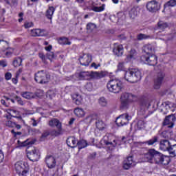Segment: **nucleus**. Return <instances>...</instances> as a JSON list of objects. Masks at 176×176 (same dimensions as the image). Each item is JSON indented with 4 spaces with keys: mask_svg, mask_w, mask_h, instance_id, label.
<instances>
[{
    "mask_svg": "<svg viewBox=\"0 0 176 176\" xmlns=\"http://www.w3.org/2000/svg\"><path fill=\"white\" fill-rule=\"evenodd\" d=\"M5 2H6L8 5H10V6H12V5H14L17 3L16 0H5Z\"/></svg>",
    "mask_w": 176,
    "mask_h": 176,
    "instance_id": "obj_58",
    "label": "nucleus"
},
{
    "mask_svg": "<svg viewBox=\"0 0 176 176\" xmlns=\"http://www.w3.org/2000/svg\"><path fill=\"white\" fill-rule=\"evenodd\" d=\"M171 148V143L168 140H161L160 142V149L164 152H168Z\"/></svg>",
    "mask_w": 176,
    "mask_h": 176,
    "instance_id": "obj_17",
    "label": "nucleus"
},
{
    "mask_svg": "<svg viewBox=\"0 0 176 176\" xmlns=\"http://www.w3.org/2000/svg\"><path fill=\"white\" fill-rule=\"evenodd\" d=\"M60 45H71V41L68 39V38L61 37L58 41Z\"/></svg>",
    "mask_w": 176,
    "mask_h": 176,
    "instance_id": "obj_38",
    "label": "nucleus"
},
{
    "mask_svg": "<svg viewBox=\"0 0 176 176\" xmlns=\"http://www.w3.org/2000/svg\"><path fill=\"white\" fill-rule=\"evenodd\" d=\"M49 135H50V132L49 131H45L41 135V139L47 138Z\"/></svg>",
    "mask_w": 176,
    "mask_h": 176,
    "instance_id": "obj_57",
    "label": "nucleus"
},
{
    "mask_svg": "<svg viewBox=\"0 0 176 176\" xmlns=\"http://www.w3.org/2000/svg\"><path fill=\"white\" fill-rule=\"evenodd\" d=\"M15 170L19 176H28L30 174V166L28 164L23 162H17L15 165Z\"/></svg>",
    "mask_w": 176,
    "mask_h": 176,
    "instance_id": "obj_4",
    "label": "nucleus"
},
{
    "mask_svg": "<svg viewBox=\"0 0 176 176\" xmlns=\"http://www.w3.org/2000/svg\"><path fill=\"white\" fill-rule=\"evenodd\" d=\"M168 153L172 157H175L176 156V144L170 146V148L168 150Z\"/></svg>",
    "mask_w": 176,
    "mask_h": 176,
    "instance_id": "obj_40",
    "label": "nucleus"
},
{
    "mask_svg": "<svg viewBox=\"0 0 176 176\" xmlns=\"http://www.w3.org/2000/svg\"><path fill=\"white\" fill-rule=\"evenodd\" d=\"M6 126H8V127H14V126H16V122H13L10 120H8L6 122Z\"/></svg>",
    "mask_w": 176,
    "mask_h": 176,
    "instance_id": "obj_55",
    "label": "nucleus"
},
{
    "mask_svg": "<svg viewBox=\"0 0 176 176\" xmlns=\"http://www.w3.org/2000/svg\"><path fill=\"white\" fill-rule=\"evenodd\" d=\"M45 162L48 168H56V166H57V161L53 155H47Z\"/></svg>",
    "mask_w": 176,
    "mask_h": 176,
    "instance_id": "obj_10",
    "label": "nucleus"
},
{
    "mask_svg": "<svg viewBox=\"0 0 176 176\" xmlns=\"http://www.w3.org/2000/svg\"><path fill=\"white\" fill-rule=\"evenodd\" d=\"M15 99L16 100L17 102L19 104V105H24V102L23 100H21V98L19 96H16Z\"/></svg>",
    "mask_w": 176,
    "mask_h": 176,
    "instance_id": "obj_59",
    "label": "nucleus"
},
{
    "mask_svg": "<svg viewBox=\"0 0 176 176\" xmlns=\"http://www.w3.org/2000/svg\"><path fill=\"white\" fill-rule=\"evenodd\" d=\"M58 130H53L51 132V135H54L55 137H57L58 135H60V134H63L62 131H63V128L62 126L60 128H57Z\"/></svg>",
    "mask_w": 176,
    "mask_h": 176,
    "instance_id": "obj_45",
    "label": "nucleus"
},
{
    "mask_svg": "<svg viewBox=\"0 0 176 176\" xmlns=\"http://www.w3.org/2000/svg\"><path fill=\"white\" fill-rule=\"evenodd\" d=\"M47 97L48 98H50V100H52V98H54V97H56V91L54 90H49L47 92Z\"/></svg>",
    "mask_w": 176,
    "mask_h": 176,
    "instance_id": "obj_48",
    "label": "nucleus"
},
{
    "mask_svg": "<svg viewBox=\"0 0 176 176\" xmlns=\"http://www.w3.org/2000/svg\"><path fill=\"white\" fill-rule=\"evenodd\" d=\"M137 54V52L135 50H131L130 52L129 56L126 57L128 60H131V58H134L135 57V55Z\"/></svg>",
    "mask_w": 176,
    "mask_h": 176,
    "instance_id": "obj_51",
    "label": "nucleus"
},
{
    "mask_svg": "<svg viewBox=\"0 0 176 176\" xmlns=\"http://www.w3.org/2000/svg\"><path fill=\"white\" fill-rule=\"evenodd\" d=\"M143 52L146 53V54H151V53H153L155 52V48L151 44H146L143 47Z\"/></svg>",
    "mask_w": 176,
    "mask_h": 176,
    "instance_id": "obj_27",
    "label": "nucleus"
},
{
    "mask_svg": "<svg viewBox=\"0 0 176 176\" xmlns=\"http://www.w3.org/2000/svg\"><path fill=\"white\" fill-rule=\"evenodd\" d=\"M144 157L146 162L151 164L167 166V164L170 163V158L156 151V150L153 148L148 150V151L144 154Z\"/></svg>",
    "mask_w": 176,
    "mask_h": 176,
    "instance_id": "obj_1",
    "label": "nucleus"
},
{
    "mask_svg": "<svg viewBox=\"0 0 176 176\" xmlns=\"http://www.w3.org/2000/svg\"><path fill=\"white\" fill-rule=\"evenodd\" d=\"M91 10H93V12H103V10H105V4H102L100 7L92 6Z\"/></svg>",
    "mask_w": 176,
    "mask_h": 176,
    "instance_id": "obj_42",
    "label": "nucleus"
},
{
    "mask_svg": "<svg viewBox=\"0 0 176 176\" xmlns=\"http://www.w3.org/2000/svg\"><path fill=\"white\" fill-rule=\"evenodd\" d=\"M45 30L44 29H34L31 30L32 36H44Z\"/></svg>",
    "mask_w": 176,
    "mask_h": 176,
    "instance_id": "obj_24",
    "label": "nucleus"
},
{
    "mask_svg": "<svg viewBox=\"0 0 176 176\" xmlns=\"http://www.w3.org/2000/svg\"><path fill=\"white\" fill-rule=\"evenodd\" d=\"M161 137H162V138H166V140H170V138H171V137H173V132L164 131L161 133Z\"/></svg>",
    "mask_w": 176,
    "mask_h": 176,
    "instance_id": "obj_37",
    "label": "nucleus"
},
{
    "mask_svg": "<svg viewBox=\"0 0 176 176\" xmlns=\"http://www.w3.org/2000/svg\"><path fill=\"white\" fill-rule=\"evenodd\" d=\"M21 146H27V145H33L34 142L30 140H27L24 142H21Z\"/></svg>",
    "mask_w": 176,
    "mask_h": 176,
    "instance_id": "obj_53",
    "label": "nucleus"
},
{
    "mask_svg": "<svg viewBox=\"0 0 176 176\" xmlns=\"http://www.w3.org/2000/svg\"><path fill=\"white\" fill-rule=\"evenodd\" d=\"M174 7L176 6V0H170L168 1L167 3H166L164 6V9H166V8H169V7Z\"/></svg>",
    "mask_w": 176,
    "mask_h": 176,
    "instance_id": "obj_44",
    "label": "nucleus"
},
{
    "mask_svg": "<svg viewBox=\"0 0 176 176\" xmlns=\"http://www.w3.org/2000/svg\"><path fill=\"white\" fill-rule=\"evenodd\" d=\"M9 49V43L4 40H0V50L1 52H6Z\"/></svg>",
    "mask_w": 176,
    "mask_h": 176,
    "instance_id": "obj_29",
    "label": "nucleus"
},
{
    "mask_svg": "<svg viewBox=\"0 0 176 176\" xmlns=\"http://www.w3.org/2000/svg\"><path fill=\"white\" fill-rule=\"evenodd\" d=\"M47 57L49 60H52L56 58V54H54V52H49L47 53Z\"/></svg>",
    "mask_w": 176,
    "mask_h": 176,
    "instance_id": "obj_52",
    "label": "nucleus"
},
{
    "mask_svg": "<svg viewBox=\"0 0 176 176\" xmlns=\"http://www.w3.org/2000/svg\"><path fill=\"white\" fill-rule=\"evenodd\" d=\"M142 106L145 108H149V107H151V103L148 100H143L142 102Z\"/></svg>",
    "mask_w": 176,
    "mask_h": 176,
    "instance_id": "obj_54",
    "label": "nucleus"
},
{
    "mask_svg": "<svg viewBox=\"0 0 176 176\" xmlns=\"http://www.w3.org/2000/svg\"><path fill=\"white\" fill-rule=\"evenodd\" d=\"M159 30H162V31H164L166 28L168 27V23L167 22H164L163 21H160L157 23Z\"/></svg>",
    "mask_w": 176,
    "mask_h": 176,
    "instance_id": "obj_36",
    "label": "nucleus"
},
{
    "mask_svg": "<svg viewBox=\"0 0 176 176\" xmlns=\"http://www.w3.org/2000/svg\"><path fill=\"white\" fill-rule=\"evenodd\" d=\"M96 29H97V25L95 23L90 22L87 25V32H88V34H91Z\"/></svg>",
    "mask_w": 176,
    "mask_h": 176,
    "instance_id": "obj_30",
    "label": "nucleus"
},
{
    "mask_svg": "<svg viewBox=\"0 0 176 176\" xmlns=\"http://www.w3.org/2000/svg\"><path fill=\"white\" fill-rule=\"evenodd\" d=\"M77 146H78V149H83V148L87 146V142L85 140H81L77 142Z\"/></svg>",
    "mask_w": 176,
    "mask_h": 176,
    "instance_id": "obj_39",
    "label": "nucleus"
},
{
    "mask_svg": "<svg viewBox=\"0 0 176 176\" xmlns=\"http://www.w3.org/2000/svg\"><path fill=\"white\" fill-rule=\"evenodd\" d=\"M56 11V8L53 6H50L48 9L45 12V16L49 20H52L53 19V14H54V12Z\"/></svg>",
    "mask_w": 176,
    "mask_h": 176,
    "instance_id": "obj_26",
    "label": "nucleus"
},
{
    "mask_svg": "<svg viewBox=\"0 0 176 176\" xmlns=\"http://www.w3.org/2000/svg\"><path fill=\"white\" fill-rule=\"evenodd\" d=\"M135 164H136L133 159V156H129L124 161L123 168L124 170H129V168L134 167Z\"/></svg>",
    "mask_w": 176,
    "mask_h": 176,
    "instance_id": "obj_16",
    "label": "nucleus"
},
{
    "mask_svg": "<svg viewBox=\"0 0 176 176\" xmlns=\"http://www.w3.org/2000/svg\"><path fill=\"white\" fill-rule=\"evenodd\" d=\"M142 73L138 69H131L124 73V79L130 83H137L141 80Z\"/></svg>",
    "mask_w": 176,
    "mask_h": 176,
    "instance_id": "obj_2",
    "label": "nucleus"
},
{
    "mask_svg": "<svg viewBox=\"0 0 176 176\" xmlns=\"http://www.w3.org/2000/svg\"><path fill=\"white\" fill-rule=\"evenodd\" d=\"M78 78L80 80H89L90 79L89 72H81L79 73Z\"/></svg>",
    "mask_w": 176,
    "mask_h": 176,
    "instance_id": "obj_28",
    "label": "nucleus"
},
{
    "mask_svg": "<svg viewBox=\"0 0 176 176\" xmlns=\"http://www.w3.org/2000/svg\"><path fill=\"white\" fill-rule=\"evenodd\" d=\"M163 79H164V74L163 72L158 73L157 77L154 80V89H160V86H162V83L163 82Z\"/></svg>",
    "mask_w": 176,
    "mask_h": 176,
    "instance_id": "obj_15",
    "label": "nucleus"
},
{
    "mask_svg": "<svg viewBox=\"0 0 176 176\" xmlns=\"http://www.w3.org/2000/svg\"><path fill=\"white\" fill-rule=\"evenodd\" d=\"M3 159H5V155H3V152L2 150H0V163L3 162Z\"/></svg>",
    "mask_w": 176,
    "mask_h": 176,
    "instance_id": "obj_63",
    "label": "nucleus"
},
{
    "mask_svg": "<svg viewBox=\"0 0 176 176\" xmlns=\"http://www.w3.org/2000/svg\"><path fill=\"white\" fill-rule=\"evenodd\" d=\"M72 98L76 105H82L83 103V98H82V95L79 94H72Z\"/></svg>",
    "mask_w": 176,
    "mask_h": 176,
    "instance_id": "obj_21",
    "label": "nucleus"
},
{
    "mask_svg": "<svg viewBox=\"0 0 176 176\" xmlns=\"http://www.w3.org/2000/svg\"><path fill=\"white\" fill-rule=\"evenodd\" d=\"M170 109H168V106H166L164 104V102L162 104V109H161V112H162V113L164 115H167V113L168 112Z\"/></svg>",
    "mask_w": 176,
    "mask_h": 176,
    "instance_id": "obj_47",
    "label": "nucleus"
},
{
    "mask_svg": "<svg viewBox=\"0 0 176 176\" xmlns=\"http://www.w3.org/2000/svg\"><path fill=\"white\" fill-rule=\"evenodd\" d=\"M107 88L110 93L118 94L123 89V82L120 80H111L107 82Z\"/></svg>",
    "mask_w": 176,
    "mask_h": 176,
    "instance_id": "obj_3",
    "label": "nucleus"
},
{
    "mask_svg": "<svg viewBox=\"0 0 176 176\" xmlns=\"http://www.w3.org/2000/svg\"><path fill=\"white\" fill-rule=\"evenodd\" d=\"M130 102H127L123 99H121V109H128L129 107H130Z\"/></svg>",
    "mask_w": 176,
    "mask_h": 176,
    "instance_id": "obj_43",
    "label": "nucleus"
},
{
    "mask_svg": "<svg viewBox=\"0 0 176 176\" xmlns=\"http://www.w3.org/2000/svg\"><path fill=\"white\" fill-rule=\"evenodd\" d=\"M127 72V68L124 66V62H119L118 65H117V72Z\"/></svg>",
    "mask_w": 176,
    "mask_h": 176,
    "instance_id": "obj_31",
    "label": "nucleus"
},
{
    "mask_svg": "<svg viewBox=\"0 0 176 176\" xmlns=\"http://www.w3.org/2000/svg\"><path fill=\"white\" fill-rule=\"evenodd\" d=\"M131 120V116H129L127 113L122 114L117 118L116 123L118 126H126L128 124L129 121Z\"/></svg>",
    "mask_w": 176,
    "mask_h": 176,
    "instance_id": "obj_8",
    "label": "nucleus"
},
{
    "mask_svg": "<svg viewBox=\"0 0 176 176\" xmlns=\"http://www.w3.org/2000/svg\"><path fill=\"white\" fill-rule=\"evenodd\" d=\"M24 25L25 28H30L34 25V23H32V22H27Z\"/></svg>",
    "mask_w": 176,
    "mask_h": 176,
    "instance_id": "obj_62",
    "label": "nucleus"
},
{
    "mask_svg": "<svg viewBox=\"0 0 176 176\" xmlns=\"http://www.w3.org/2000/svg\"><path fill=\"white\" fill-rule=\"evenodd\" d=\"M124 48L122 45L114 44V48L113 49V52L118 57L123 56Z\"/></svg>",
    "mask_w": 176,
    "mask_h": 176,
    "instance_id": "obj_20",
    "label": "nucleus"
},
{
    "mask_svg": "<svg viewBox=\"0 0 176 176\" xmlns=\"http://www.w3.org/2000/svg\"><path fill=\"white\" fill-rule=\"evenodd\" d=\"M91 55H90L89 54H84L79 58L80 65H84L85 67L89 66V64L91 63Z\"/></svg>",
    "mask_w": 176,
    "mask_h": 176,
    "instance_id": "obj_13",
    "label": "nucleus"
},
{
    "mask_svg": "<svg viewBox=\"0 0 176 176\" xmlns=\"http://www.w3.org/2000/svg\"><path fill=\"white\" fill-rule=\"evenodd\" d=\"M152 36L142 33H140L137 36L138 41H144V39H152Z\"/></svg>",
    "mask_w": 176,
    "mask_h": 176,
    "instance_id": "obj_33",
    "label": "nucleus"
},
{
    "mask_svg": "<svg viewBox=\"0 0 176 176\" xmlns=\"http://www.w3.org/2000/svg\"><path fill=\"white\" fill-rule=\"evenodd\" d=\"M6 80H10L12 79V73L7 72L5 75Z\"/></svg>",
    "mask_w": 176,
    "mask_h": 176,
    "instance_id": "obj_60",
    "label": "nucleus"
},
{
    "mask_svg": "<svg viewBox=\"0 0 176 176\" xmlns=\"http://www.w3.org/2000/svg\"><path fill=\"white\" fill-rule=\"evenodd\" d=\"M49 126L50 127H56V129H60L62 127L60 120L56 118H53L49 122Z\"/></svg>",
    "mask_w": 176,
    "mask_h": 176,
    "instance_id": "obj_23",
    "label": "nucleus"
},
{
    "mask_svg": "<svg viewBox=\"0 0 176 176\" xmlns=\"http://www.w3.org/2000/svg\"><path fill=\"white\" fill-rule=\"evenodd\" d=\"M40 156L39 153L35 147H33L31 151H28L27 157L31 162H38Z\"/></svg>",
    "mask_w": 176,
    "mask_h": 176,
    "instance_id": "obj_9",
    "label": "nucleus"
},
{
    "mask_svg": "<svg viewBox=\"0 0 176 176\" xmlns=\"http://www.w3.org/2000/svg\"><path fill=\"white\" fill-rule=\"evenodd\" d=\"M164 104L166 107H168V109H173V108H176V104L175 103H173L170 101H166L164 102Z\"/></svg>",
    "mask_w": 176,
    "mask_h": 176,
    "instance_id": "obj_50",
    "label": "nucleus"
},
{
    "mask_svg": "<svg viewBox=\"0 0 176 176\" xmlns=\"http://www.w3.org/2000/svg\"><path fill=\"white\" fill-rule=\"evenodd\" d=\"M121 100H124L131 104V102H134L138 100L137 96L133 95L132 94L124 93L121 95Z\"/></svg>",
    "mask_w": 176,
    "mask_h": 176,
    "instance_id": "obj_14",
    "label": "nucleus"
},
{
    "mask_svg": "<svg viewBox=\"0 0 176 176\" xmlns=\"http://www.w3.org/2000/svg\"><path fill=\"white\" fill-rule=\"evenodd\" d=\"M175 116L170 115L165 118L163 122V126H167L168 129H173L174 123H175Z\"/></svg>",
    "mask_w": 176,
    "mask_h": 176,
    "instance_id": "obj_11",
    "label": "nucleus"
},
{
    "mask_svg": "<svg viewBox=\"0 0 176 176\" xmlns=\"http://www.w3.org/2000/svg\"><path fill=\"white\" fill-rule=\"evenodd\" d=\"M67 144L70 148H76L78 140L75 137H69L67 140Z\"/></svg>",
    "mask_w": 176,
    "mask_h": 176,
    "instance_id": "obj_22",
    "label": "nucleus"
},
{
    "mask_svg": "<svg viewBox=\"0 0 176 176\" xmlns=\"http://www.w3.org/2000/svg\"><path fill=\"white\" fill-rule=\"evenodd\" d=\"M90 73V79H101L107 76V72H91Z\"/></svg>",
    "mask_w": 176,
    "mask_h": 176,
    "instance_id": "obj_19",
    "label": "nucleus"
},
{
    "mask_svg": "<svg viewBox=\"0 0 176 176\" xmlns=\"http://www.w3.org/2000/svg\"><path fill=\"white\" fill-rule=\"evenodd\" d=\"M140 14V10L137 7H133L128 11V16L131 20H134L136 17H138Z\"/></svg>",
    "mask_w": 176,
    "mask_h": 176,
    "instance_id": "obj_18",
    "label": "nucleus"
},
{
    "mask_svg": "<svg viewBox=\"0 0 176 176\" xmlns=\"http://www.w3.org/2000/svg\"><path fill=\"white\" fill-rule=\"evenodd\" d=\"M159 141V137L154 136L153 138L150 139L149 140L144 142V144H147V145H154Z\"/></svg>",
    "mask_w": 176,
    "mask_h": 176,
    "instance_id": "obj_41",
    "label": "nucleus"
},
{
    "mask_svg": "<svg viewBox=\"0 0 176 176\" xmlns=\"http://www.w3.org/2000/svg\"><path fill=\"white\" fill-rule=\"evenodd\" d=\"M146 8L148 12L155 13V12H157V10L160 9V7L159 6V3H157V1L153 0L147 3Z\"/></svg>",
    "mask_w": 176,
    "mask_h": 176,
    "instance_id": "obj_12",
    "label": "nucleus"
},
{
    "mask_svg": "<svg viewBox=\"0 0 176 176\" xmlns=\"http://www.w3.org/2000/svg\"><path fill=\"white\" fill-rule=\"evenodd\" d=\"M0 65L3 67V68H5V67H8V63H6L5 60H0Z\"/></svg>",
    "mask_w": 176,
    "mask_h": 176,
    "instance_id": "obj_64",
    "label": "nucleus"
},
{
    "mask_svg": "<svg viewBox=\"0 0 176 176\" xmlns=\"http://www.w3.org/2000/svg\"><path fill=\"white\" fill-rule=\"evenodd\" d=\"M85 87L88 90V91H91V89H93V85L89 82L86 85Z\"/></svg>",
    "mask_w": 176,
    "mask_h": 176,
    "instance_id": "obj_61",
    "label": "nucleus"
},
{
    "mask_svg": "<svg viewBox=\"0 0 176 176\" xmlns=\"http://www.w3.org/2000/svg\"><path fill=\"white\" fill-rule=\"evenodd\" d=\"M98 102L102 107H107V104H108L107 99H105L104 97L100 98L98 100Z\"/></svg>",
    "mask_w": 176,
    "mask_h": 176,
    "instance_id": "obj_49",
    "label": "nucleus"
},
{
    "mask_svg": "<svg viewBox=\"0 0 176 176\" xmlns=\"http://www.w3.org/2000/svg\"><path fill=\"white\" fill-rule=\"evenodd\" d=\"M141 61L148 65L155 66L157 64V56L155 54L142 55L140 58Z\"/></svg>",
    "mask_w": 176,
    "mask_h": 176,
    "instance_id": "obj_7",
    "label": "nucleus"
},
{
    "mask_svg": "<svg viewBox=\"0 0 176 176\" xmlns=\"http://www.w3.org/2000/svg\"><path fill=\"white\" fill-rule=\"evenodd\" d=\"M74 113L78 117V118H82V116H85V110L82 108H76L74 111Z\"/></svg>",
    "mask_w": 176,
    "mask_h": 176,
    "instance_id": "obj_32",
    "label": "nucleus"
},
{
    "mask_svg": "<svg viewBox=\"0 0 176 176\" xmlns=\"http://www.w3.org/2000/svg\"><path fill=\"white\" fill-rule=\"evenodd\" d=\"M34 80L37 83L46 85V83H49V80H50V75L44 70H41L35 74Z\"/></svg>",
    "mask_w": 176,
    "mask_h": 176,
    "instance_id": "obj_5",
    "label": "nucleus"
},
{
    "mask_svg": "<svg viewBox=\"0 0 176 176\" xmlns=\"http://www.w3.org/2000/svg\"><path fill=\"white\" fill-rule=\"evenodd\" d=\"M136 126L138 130H144V129H145V122H144V120H140L138 121Z\"/></svg>",
    "mask_w": 176,
    "mask_h": 176,
    "instance_id": "obj_46",
    "label": "nucleus"
},
{
    "mask_svg": "<svg viewBox=\"0 0 176 176\" xmlns=\"http://www.w3.org/2000/svg\"><path fill=\"white\" fill-rule=\"evenodd\" d=\"M96 126L98 130H104L106 127L105 123H104L101 120H98L96 122Z\"/></svg>",
    "mask_w": 176,
    "mask_h": 176,
    "instance_id": "obj_34",
    "label": "nucleus"
},
{
    "mask_svg": "<svg viewBox=\"0 0 176 176\" xmlns=\"http://www.w3.org/2000/svg\"><path fill=\"white\" fill-rule=\"evenodd\" d=\"M126 38H127L124 34H120L117 36V39H118V41H120V42H122V41H126Z\"/></svg>",
    "mask_w": 176,
    "mask_h": 176,
    "instance_id": "obj_56",
    "label": "nucleus"
},
{
    "mask_svg": "<svg viewBox=\"0 0 176 176\" xmlns=\"http://www.w3.org/2000/svg\"><path fill=\"white\" fill-rule=\"evenodd\" d=\"M23 63V59L20 57H16L14 58V60L12 62V65L16 68L17 67H20L21 65V63Z\"/></svg>",
    "mask_w": 176,
    "mask_h": 176,
    "instance_id": "obj_35",
    "label": "nucleus"
},
{
    "mask_svg": "<svg viewBox=\"0 0 176 176\" xmlns=\"http://www.w3.org/2000/svg\"><path fill=\"white\" fill-rule=\"evenodd\" d=\"M101 143L109 146L110 151L115 149L116 145H118L116 139L112 135H105L101 140Z\"/></svg>",
    "mask_w": 176,
    "mask_h": 176,
    "instance_id": "obj_6",
    "label": "nucleus"
},
{
    "mask_svg": "<svg viewBox=\"0 0 176 176\" xmlns=\"http://www.w3.org/2000/svg\"><path fill=\"white\" fill-rule=\"evenodd\" d=\"M21 97L25 98L26 100H31L32 98H35L36 97V94L30 91H23L21 93Z\"/></svg>",
    "mask_w": 176,
    "mask_h": 176,
    "instance_id": "obj_25",
    "label": "nucleus"
}]
</instances>
